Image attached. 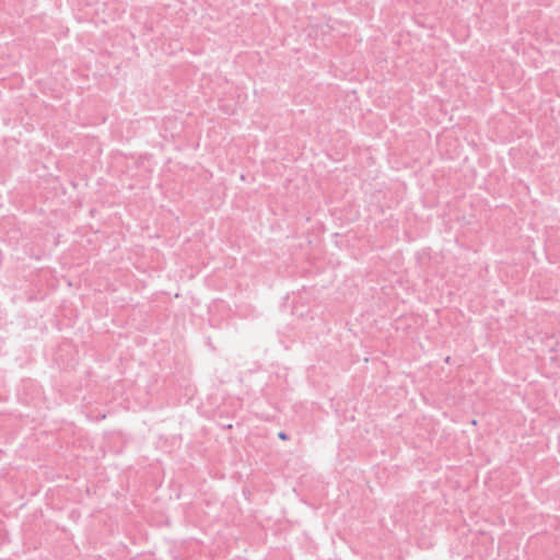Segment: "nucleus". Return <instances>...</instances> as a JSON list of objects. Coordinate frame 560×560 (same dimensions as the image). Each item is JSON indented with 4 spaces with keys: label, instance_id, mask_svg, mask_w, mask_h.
<instances>
[{
    "label": "nucleus",
    "instance_id": "nucleus-1",
    "mask_svg": "<svg viewBox=\"0 0 560 560\" xmlns=\"http://www.w3.org/2000/svg\"><path fill=\"white\" fill-rule=\"evenodd\" d=\"M279 438H280V439H282V440H285V438H287V436H285V434H284V433H280V434H279Z\"/></svg>",
    "mask_w": 560,
    "mask_h": 560
}]
</instances>
